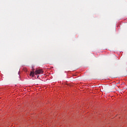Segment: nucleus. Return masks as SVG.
I'll return each instance as SVG.
<instances>
[{
    "instance_id": "2",
    "label": "nucleus",
    "mask_w": 127,
    "mask_h": 127,
    "mask_svg": "<svg viewBox=\"0 0 127 127\" xmlns=\"http://www.w3.org/2000/svg\"><path fill=\"white\" fill-rule=\"evenodd\" d=\"M34 74H35V72L31 71L30 73V76H32V77H34Z\"/></svg>"
},
{
    "instance_id": "1",
    "label": "nucleus",
    "mask_w": 127,
    "mask_h": 127,
    "mask_svg": "<svg viewBox=\"0 0 127 127\" xmlns=\"http://www.w3.org/2000/svg\"><path fill=\"white\" fill-rule=\"evenodd\" d=\"M43 73V70H42V69H36L35 71L36 75H39V74H42Z\"/></svg>"
}]
</instances>
